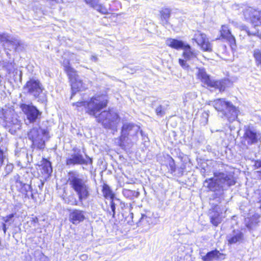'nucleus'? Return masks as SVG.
Here are the masks:
<instances>
[{
  "instance_id": "5fc2aeb1",
  "label": "nucleus",
  "mask_w": 261,
  "mask_h": 261,
  "mask_svg": "<svg viewBox=\"0 0 261 261\" xmlns=\"http://www.w3.org/2000/svg\"><path fill=\"white\" fill-rule=\"evenodd\" d=\"M8 72L10 73L11 72V69L9 68L7 69Z\"/></svg>"
},
{
  "instance_id": "e433bc0d",
  "label": "nucleus",
  "mask_w": 261,
  "mask_h": 261,
  "mask_svg": "<svg viewBox=\"0 0 261 261\" xmlns=\"http://www.w3.org/2000/svg\"><path fill=\"white\" fill-rule=\"evenodd\" d=\"M14 216L15 214L12 213L9 215L6 216V217H3L2 219L5 223H8L9 224H11L14 221L12 219Z\"/></svg>"
},
{
  "instance_id": "2eb2a0df",
  "label": "nucleus",
  "mask_w": 261,
  "mask_h": 261,
  "mask_svg": "<svg viewBox=\"0 0 261 261\" xmlns=\"http://www.w3.org/2000/svg\"><path fill=\"white\" fill-rule=\"evenodd\" d=\"M69 221L74 225H77L86 219V212L84 211L72 208L69 210Z\"/></svg>"
},
{
  "instance_id": "f3484780",
  "label": "nucleus",
  "mask_w": 261,
  "mask_h": 261,
  "mask_svg": "<svg viewBox=\"0 0 261 261\" xmlns=\"http://www.w3.org/2000/svg\"><path fill=\"white\" fill-rule=\"evenodd\" d=\"M211 223L215 226H218L223 220L222 213L218 210L217 207L211 210L209 213Z\"/></svg>"
},
{
  "instance_id": "39448f33",
  "label": "nucleus",
  "mask_w": 261,
  "mask_h": 261,
  "mask_svg": "<svg viewBox=\"0 0 261 261\" xmlns=\"http://www.w3.org/2000/svg\"><path fill=\"white\" fill-rule=\"evenodd\" d=\"M0 42L3 43L7 56L10 54L7 51L20 52L24 49V44L18 37L11 36L7 33H0Z\"/></svg>"
},
{
  "instance_id": "f704fd0d",
  "label": "nucleus",
  "mask_w": 261,
  "mask_h": 261,
  "mask_svg": "<svg viewBox=\"0 0 261 261\" xmlns=\"http://www.w3.org/2000/svg\"><path fill=\"white\" fill-rule=\"evenodd\" d=\"M87 101H77L76 103H73V105L75 106L77 108V111H81L80 108H82L81 110H83V108H85L86 111L87 110Z\"/></svg>"
},
{
  "instance_id": "58836bf2",
  "label": "nucleus",
  "mask_w": 261,
  "mask_h": 261,
  "mask_svg": "<svg viewBox=\"0 0 261 261\" xmlns=\"http://www.w3.org/2000/svg\"><path fill=\"white\" fill-rule=\"evenodd\" d=\"M208 114L205 112L202 114L201 119L200 120L201 124L202 125H205L208 121Z\"/></svg>"
},
{
  "instance_id": "4468645a",
  "label": "nucleus",
  "mask_w": 261,
  "mask_h": 261,
  "mask_svg": "<svg viewBox=\"0 0 261 261\" xmlns=\"http://www.w3.org/2000/svg\"><path fill=\"white\" fill-rule=\"evenodd\" d=\"M192 40L201 47L204 51L211 52L212 51V46L208 41L205 34L202 33L200 31H195Z\"/></svg>"
},
{
  "instance_id": "ddd939ff",
  "label": "nucleus",
  "mask_w": 261,
  "mask_h": 261,
  "mask_svg": "<svg viewBox=\"0 0 261 261\" xmlns=\"http://www.w3.org/2000/svg\"><path fill=\"white\" fill-rule=\"evenodd\" d=\"M261 138L260 134L253 126H245L244 133L242 138V143L245 146L257 144Z\"/></svg>"
},
{
  "instance_id": "b1692460",
  "label": "nucleus",
  "mask_w": 261,
  "mask_h": 261,
  "mask_svg": "<svg viewBox=\"0 0 261 261\" xmlns=\"http://www.w3.org/2000/svg\"><path fill=\"white\" fill-rule=\"evenodd\" d=\"M160 15L161 23L166 28H168L170 26V24L169 22V19L170 17L171 10L168 8L163 9L160 11Z\"/></svg>"
},
{
  "instance_id": "dca6fc26",
  "label": "nucleus",
  "mask_w": 261,
  "mask_h": 261,
  "mask_svg": "<svg viewBox=\"0 0 261 261\" xmlns=\"http://www.w3.org/2000/svg\"><path fill=\"white\" fill-rule=\"evenodd\" d=\"M244 235L239 229L233 230L226 237L228 244L241 243L244 240Z\"/></svg>"
},
{
  "instance_id": "cd10ccee",
  "label": "nucleus",
  "mask_w": 261,
  "mask_h": 261,
  "mask_svg": "<svg viewBox=\"0 0 261 261\" xmlns=\"http://www.w3.org/2000/svg\"><path fill=\"white\" fill-rule=\"evenodd\" d=\"M32 188L31 184H24L20 192L21 193L25 194V197L29 198L34 199V195L32 192Z\"/></svg>"
},
{
  "instance_id": "0eeeda50",
  "label": "nucleus",
  "mask_w": 261,
  "mask_h": 261,
  "mask_svg": "<svg viewBox=\"0 0 261 261\" xmlns=\"http://www.w3.org/2000/svg\"><path fill=\"white\" fill-rule=\"evenodd\" d=\"M23 89L28 93L33 95L38 102L44 103L47 101L46 96L43 92L44 88L38 80L30 79L24 86Z\"/></svg>"
},
{
  "instance_id": "5701e85b",
  "label": "nucleus",
  "mask_w": 261,
  "mask_h": 261,
  "mask_svg": "<svg viewBox=\"0 0 261 261\" xmlns=\"http://www.w3.org/2000/svg\"><path fill=\"white\" fill-rule=\"evenodd\" d=\"M40 169L42 174L45 178L48 177L51 174L53 169L51 167V163L46 159H43Z\"/></svg>"
},
{
  "instance_id": "f8f14e48",
  "label": "nucleus",
  "mask_w": 261,
  "mask_h": 261,
  "mask_svg": "<svg viewBox=\"0 0 261 261\" xmlns=\"http://www.w3.org/2000/svg\"><path fill=\"white\" fill-rule=\"evenodd\" d=\"M72 151L73 152L69 154L66 159V164L67 166H74L76 165H88L92 164V160L87 156L88 160H86L81 153L80 149L74 148Z\"/></svg>"
},
{
  "instance_id": "423d86ee",
  "label": "nucleus",
  "mask_w": 261,
  "mask_h": 261,
  "mask_svg": "<svg viewBox=\"0 0 261 261\" xmlns=\"http://www.w3.org/2000/svg\"><path fill=\"white\" fill-rule=\"evenodd\" d=\"M108 105V96L106 94H96L87 101L86 113L97 117V114Z\"/></svg>"
},
{
  "instance_id": "9b49d317",
  "label": "nucleus",
  "mask_w": 261,
  "mask_h": 261,
  "mask_svg": "<svg viewBox=\"0 0 261 261\" xmlns=\"http://www.w3.org/2000/svg\"><path fill=\"white\" fill-rule=\"evenodd\" d=\"M19 107L25 115L30 123L36 122L40 120L42 112L32 102L29 103H20Z\"/></svg>"
},
{
  "instance_id": "a878e982",
  "label": "nucleus",
  "mask_w": 261,
  "mask_h": 261,
  "mask_svg": "<svg viewBox=\"0 0 261 261\" xmlns=\"http://www.w3.org/2000/svg\"><path fill=\"white\" fill-rule=\"evenodd\" d=\"M223 254L217 249L208 252L205 256L202 257L203 261H212L214 259H219Z\"/></svg>"
},
{
  "instance_id": "864d4df0",
  "label": "nucleus",
  "mask_w": 261,
  "mask_h": 261,
  "mask_svg": "<svg viewBox=\"0 0 261 261\" xmlns=\"http://www.w3.org/2000/svg\"><path fill=\"white\" fill-rule=\"evenodd\" d=\"M14 63H11V66L13 68H14Z\"/></svg>"
},
{
  "instance_id": "c756f323",
  "label": "nucleus",
  "mask_w": 261,
  "mask_h": 261,
  "mask_svg": "<svg viewBox=\"0 0 261 261\" xmlns=\"http://www.w3.org/2000/svg\"><path fill=\"white\" fill-rule=\"evenodd\" d=\"M102 193L106 198H110L111 199H115V195L113 193L110 187L105 184L102 187Z\"/></svg>"
},
{
  "instance_id": "9d476101",
  "label": "nucleus",
  "mask_w": 261,
  "mask_h": 261,
  "mask_svg": "<svg viewBox=\"0 0 261 261\" xmlns=\"http://www.w3.org/2000/svg\"><path fill=\"white\" fill-rule=\"evenodd\" d=\"M197 76L201 82L206 86L218 89L220 92L225 90L226 84L223 81H215L211 79L204 68H198Z\"/></svg>"
},
{
  "instance_id": "c9c22d12",
  "label": "nucleus",
  "mask_w": 261,
  "mask_h": 261,
  "mask_svg": "<svg viewBox=\"0 0 261 261\" xmlns=\"http://www.w3.org/2000/svg\"><path fill=\"white\" fill-rule=\"evenodd\" d=\"M68 199L67 200L65 199V202L69 204H70L71 205H79V203L80 202L79 201V200H76L75 198L72 197H69L67 198Z\"/></svg>"
},
{
  "instance_id": "37998d69",
  "label": "nucleus",
  "mask_w": 261,
  "mask_h": 261,
  "mask_svg": "<svg viewBox=\"0 0 261 261\" xmlns=\"http://www.w3.org/2000/svg\"><path fill=\"white\" fill-rule=\"evenodd\" d=\"M179 65L184 69H188L189 65L187 64V61L184 59H179Z\"/></svg>"
},
{
  "instance_id": "4c0bfd02",
  "label": "nucleus",
  "mask_w": 261,
  "mask_h": 261,
  "mask_svg": "<svg viewBox=\"0 0 261 261\" xmlns=\"http://www.w3.org/2000/svg\"><path fill=\"white\" fill-rule=\"evenodd\" d=\"M169 170L171 173L175 171V165L174 160L172 158H170L168 161Z\"/></svg>"
},
{
  "instance_id": "3c124183",
  "label": "nucleus",
  "mask_w": 261,
  "mask_h": 261,
  "mask_svg": "<svg viewBox=\"0 0 261 261\" xmlns=\"http://www.w3.org/2000/svg\"><path fill=\"white\" fill-rule=\"evenodd\" d=\"M91 59L94 61V62H96L97 61L98 58L95 56H92L91 57Z\"/></svg>"
},
{
  "instance_id": "de8ad7c7",
  "label": "nucleus",
  "mask_w": 261,
  "mask_h": 261,
  "mask_svg": "<svg viewBox=\"0 0 261 261\" xmlns=\"http://www.w3.org/2000/svg\"><path fill=\"white\" fill-rule=\"evenodd\" d=\"M134 214L133 213L130 212L128 216L127 217L126 219H127V221L128 223H130V221L132 220L133 221Z\"/></svg>"
},
{
  "instance_id": "8fccbe9b",
  "label": "nucleus",
  "mask_w": 261,
  "mask_h": 261,
  "mask_svg": "<svg viewBox=\"0 0 261 261\" xmlns=\"http://www.w3.org/2000/svg\"><path fill=\"white\" fill-rule=\"evenodd\" d=\"M241 28H242L241 29L242 31H244L245 32H246V30L249 29L245 25H242L241 27Z\"/></svg>"
},
{
  "instance_id": "49530a36",
  "label": "nucleus",
  "mask_w": 261,
  "mask_h": 261,
  "mask_svg": "<svg viewBox=\"0 0 261 261\" xmlns=\"http://www.w3.org/2000/svg\"><path fill=\"white\" fill-rule=\"evenodd\" d=\"M63 66L64 68V70H66L68 67H71L70 66L69 61L68 60H64L63 62Z\"/></svg>"
},
{
  "instance_id": "72a5a7b5",
  "label": "nucleus",
  "mask_w": 261,
  "mask_h": 261,
  "mask_svg": "<svg viewBox=\"0 0 261 261\" xmlns=\"http://www.w3.org/2000/svg\"><path fill=\"white\" fill-rule=\"evenodd\" d=\"M167 105L163 106L160 105L155 109L156 114L160 117L163 116L165 114V111L167 109Z\"/></svg>"
},
{
  "instance_id": "4d7b16f0",
  "label": "nucleus",
  "mask_w": 261,
  "mask_h": 261,
  "mask_svg": "<svg viewBox=\"0 0 261 261\" xmlns=\"http://www.w3.org/2000/svg\"><path fill=\"white\" fill-rule=\"evenodd\" d=\"M82 257H83L85 258V257H86V256H85V255H83L82 256Z\"/></svg>"
},
{
  "instance_id": "13d9d810",
  "label": "nucleus",
  "mask_w": 261,
  "mask_h": 261,
  "mask_svg": "<svg viewBox=\"0 0 261 261\" xmlns=\"http://www.w3.org/2000/svg\"><path fill=\"white\" fill-rule=\"evenodd\" d=\"M15 72H16V74H17V72H18L17 70H16Z\"/></svg>"
},
{
  "instance_id": "c03bdc74",
  "label": "nucleus",
  "mask_w": 261,
  "mask_h": 261,
  "mask_svg": "<svg viewBox=\"0 0 261 261\" xmlns=\"http://www.w3.org/2000/svg\"><path fill=\"white\" fill-rule=\"evenodd\" d=\"M115 200L119 204L122 210H123L124 208H125L128 206L127 204H126L125 203L123 202L119 199L115 198Z\"/></svg>"
},
{
  "instance_id": "a211bd4d",
  "label": "nucleus",
  "mask_w": 261,
  "mask_h": 261,
  "mask_svg": "<svg viewBox=\"0 0 261 261\" xmlns=\"http://www.w3.org/2000/svg\"><path fill=\"white\" fill-rule=\"evenodd\" d=\"M245 18L250 20L254 25H258L261 24V11L254 12L253 14H250L249 10H246L244 13Z\"/></svg>"
},
{
  "instance_id": "f257e3e1",
  "label": "nucleus",
  "mask_w": 261,
  "mask_h": 261,
  "mask_svg": "<svg viewBox=\"0 0 261 261\" xmlns=\"http://www.w3.org/2000/svg\"><path fill=\"white\" fill-rule=\"evenodd\" d=\"M235 184L232 175L228 172H215L214 177L205 179L204 183L205 186L214 192L216 198H219L218 201L220 202L224 199V192Z\"/></svg>"
},
{
  "instance_id": "473e14b6",
  "label": "nucleus",
  "mask_w": 261,
  "mask_h": 261,
  "mask_svg": "<svg viewBox=\"0 0 261 261\" xmlns=\"http://www.w3.org/2000/svg\"><path fill=\"white\" fill-rule=\"evenodd\" d=\"M14 178L15 180V184L11 186L12 189H13L15 188L16 190L20 192L24 183L20 180V176L18 174L15 175L14 176Z\"/></svg>"
},
{
  "instance_id": "6e6d98bb",
  "label": "nucleus",
  "mask_w": 261,
  "mask_h": 261,
  "mask_svg": "<svg viewBox=\"0 0 261 261\" xmlns=\"http://www.w3.org/2000/svg\"><path fill=\"white\" fill-rule=\"evenodd\" d=\"M21 76H22V74H21V73L20 72L19 74V76H20V79H21Z\"/></svg>"
},
{
  "instance_id": "1a4fd4ad",
  "label": "nucleus",
  "mask_w": 261,
  "mask_h": 261,
  "mask_svg": "<svg viewBox=\"0 0 261 261\" xmlns=\"http://www.w3.org/2000/svg\"><path fill=\"white\" fill-rule=\"evenodd\" d=\"M97 121L101 123L106 128L116 130L119 122V117L117 113L113 111H104L96 117Z\"/></svg>"
},
{
  "instance_id": "a18cd8bd",
  "label": "nucleus",
  "mask_w": 261,
  "mask_h": 261,
  "mask_svg": "<svg viewBox=\"0 0 261 261\" xmlns=\"http://www.w3.org/2000/svg\"><path fill=\"white\" fill-rule=\"evenodd\" d=\"M245 33H247V34L248 36L250 37L252 36H257L258 33V32L256 30H255V31H250L249 30V29H248V30H246V32Z\"/></svg>"
},
{
  "instance_id": "c85d7f7f",
  "label": "nucleus",
  "mask_w": 261,
  "mask_h": 261,
  "mask_svg": "<svg viewBox=\"0 0 261 261\" xmlns=\"http://www.w3.org/2000/svg\"><path fill=\"white\" fill-rule=\"evenodd\" d=\"M252 54L255 65L261 68V48H255Z\"/></svg>"
},
{
  "instance_id": "f03ea898",
  "label": "nucleus",
  "mask_w": 261,
  "mask_h": 261,
  "mask_svg": "<svg viewBox=\"0 0 261 261\" xmlns=\"http://www.w3.org/2000/svg\"><path fill=\"white\" fill-rule=\"evenodd\" d=\"M67 182L75 192L80 203L83 204V201L88 199L90 194L87 179L77 171H70L68 173Z\"/></svg>"
},
{
  "instance_id": "bb28decb",
  "label": "nucleus",
  "mask_w": 261,
  "mask_h": 261,
  "mask_svg": "<svg viewBox=\"0 0 261 261\" xmlns=\"http://www.w3.org/2000/svg\"><path fill=\"white\" fill-rule=\"evenodd\" d=\"M260 216L255 214L253 215L250 218H249V221H246V226L250 230L253 229L258 224L259 222V219Z\"/></svg>"
},
{
  "instance_id": "09e8293b",
  "label": "nucleus",
  "mask_w": 261,
  "mask_h": 261,
  "mask_svg": "<svg viewBox=\"0 0 261 261\" xmlns=\"http://www.w3.org/2000/svg\"><path fill=\"white\" fill-rule=\"evenodd\" d=\"M2 228H3V230L4 231V233H6L7 230L8 229V227H7V225L5 223H3L2 224Z\"/></svg>"
},
{
  "instance_id": "6ab92c4d",
  "label": "nucleus",
  "mask_w": 261,
  "mask_h": 261,
  "mask_svg": "<svg viewBox=\"0 0 261 261\" xmlns=\"http://www.w3.org/2000/svg\"><path fill=\"white\" fill-rule=\"evenodd\" d=\"M221 36L226 39L230 43L231 47L236 46V39L226 25H223L220 31Z\"/></svg>"
},
{
  "instance_id": "79ce46f5",
  "label": "nucleus",
  "mask_w": 261,
  "mask_h": 261,
  "mask_svg": "<svg viewBox=\"0 0 261 261\" xmlns=\"http://www.w3.org/2000/svg\"><path fill=\"white\" fill-rule=\"evenodd\" d=\"M13 168L14 166L12 164H7L5 168V172L6 173L5 176L11 173L13 170Z\"/></svg>"
},
{
  "instance_id": "603ef678",
  "label": "nucleus",
  "mask_w": 261,
  "mask_h": 261,
  "mask_svg": "<svg viewBox=\"0 0 261 261\" xmlns=\"http://www.w3.org/2000/svg\"><path fill=\"white\" fill-rule=\"evenodd\" d=\"M43 185H44V183L40 181V184L38 185V187L40 188V189H41L43 188Z\"/></svg>"
},
{
  "instance_id": "ea45409f",
  "label": "nucleus",
  "mask_w": 261,
  "mask_h": 261,
  "mask_svg": "<svg viewBox=\"0 0 261 261\" xmlns=\"http://www.w3.org/2000/svg\"><path fill=\"white\" fill-rule=\"evenodd\" d=\"M115 199H111V202H110V207L112 211V217L114 218L115 215L116 214L115 210H116V205L117 204V203H116Z\"/></svg>"
},
{
  "instance_id": "a19ab883",
  "label": "nucleus",
  "mask_w": 261,
  "mask_h": 261,
  "mask_svg": "<svg viewBox=\"0 0 261 261\" xmlns=\"http://www.w3.org/2000/svg\"><path fill=\"white\" fill-rule=\"evenodd\" d=\"M150 218L148 217L145 214H142L141 217L139 221L140 225L144 224L145 222L148 223L149 221Z\"/></svg>"
},
{
  "instance_id": "20e7f679",
  "label": "nucleus",
  "mask_w": 261,
  "mask_h": 261,
  "mask_svg": "<svg viewBox=\"0 0 261 261\" xmlns=\"http://www.w3.org/2000/svg\"><path fill=\"white\" fill-rule=\"evenodd\" d=\"M213 105L218 112L221 113V117L225 118L228 122H232L237 118L239 110L231 102L224 99H217Z\"/></svg>"
},
{
  "instance_id": "4be33fe9",
  "label": "nucleus",
  "mask_w": 261,
  "mask_h": 261,
  "mask_svg": "<svg viewBox=\"0 0 261 261\" xmlns=\"http://www.w3.org/2000/svg\"><path fill=\"white\" fill-rule=\"evenodd\" d=\"M71 96L72 98L75 93L79 91H83L87 88L85 84H83V82L79 79V77L76 79L75 81L71 83Z\"/></svg>"
},
{
  "instance_id": "412c9836",
  "label": "nucleus",
  "mask_w": 261,
  "mask_h": 261,
  "mask_svg": "<svg viewBox=\"0 0 261 261\" xmlns=\"http://www.w3.org/2000/svg\"><path fill=\"white\" fill-rule=\"evenodd\" d=\"M166 44L172 48L176 49H182L187 43L182 40L173 39L168 38L166 41Z\"/></svg>"
},
{
  "instance_id": "2f4dec72",
  "label": "nucleus",
  "mask_w": 261,
  "mask_h": 261,
  "mask_svg": "<svg viewBox=\"0 0 261 261\" xmlns=\"http://www.w3.org/2000/svg\"><path fill=\"white\" fill-rule=\"evenodd\" d=\"M65 72L67 74L71 83L73 81H75L76 79L79 78L76 70L71 67H68L67 70H65Z\"/></svg>"
},
{
  "instance_id": "393cba45",
  "label": "nucleus",
  "mask_w": 261,
  "mask_h": 261,
  "mask_svg": "<svg viewBox=\"0 0 261 261\" xmlns=\"http://www.w3.org/2000/svg\"><path fill=\"white\" fill-rule=\"evenodd\" d=\"M182 49V56L186 61H190L196 58V53L189 44H187Z\"/></svg>"
},
{
  "instance_id": "6e6552de",
  "label": "nucleus",
  "mask_w": 261,
  "mask_h": 261,
  "mask_svg": "<svg viewBox=\"0 0 261 261\" xmlns=\"http://www.w3.org/2000/svg\"><path fill=\"white\" fill-rule=\"evenodd\" d=\"M47 128H42L41 127H35L28 133V137L32 142L31 147L38 149H43L45 146L44 137L48 135Z\"/></svg>"
},
{
  "instance_id": "aec40b11",
  "label": "nucleus",
  "mask_w": 261,
  "mask_h": 261,
  "mask_svg": "<svg viewBox=\"0 0 261 261\" xmlns=\"http://www.w3.org/2000/svg\"><path fill=\"white\" fill-rule=\"evenodd\" d=\"M86 3L97 11L102 14H108V10L102 4L99 3V0H85Z\"/></svg>"
},
{
  "instance_id": "7c9ffc66",
  "label": "nucleus",
  "mask_w": 261,
  "mask_h": 261,
  "mask_svg": "<svg viewBox=\"0 0 261 261\" xmlns=\"http://www.w3.org/2000/svg\"><path fill=\"white\" fill-rule=\"evenodd\" d=\"M122 193L124 197L130 199L137 198L140 195L139 192L128 189H123Z\"/></svg>"
},
{
  "instance_id": "7ed1b4c3",
  "label": "nucleus",
  "mask_w": 261,
  "mask_h": 261,
  "mask_svg": "<svg viewBox=\"0 0 261 261\" xmlns=\"http://www.w3.org/2000/svg\"><path fill=\"white\" fill-rule=\"evenodd\" d=\"M139 132L143 136V132L140 130V128L138 125L132 122L123 123L119 137V145L123 146L125 144H128L137 141Z\"/></svg>"
}]
</instances>
